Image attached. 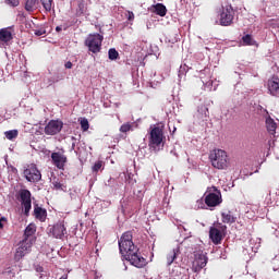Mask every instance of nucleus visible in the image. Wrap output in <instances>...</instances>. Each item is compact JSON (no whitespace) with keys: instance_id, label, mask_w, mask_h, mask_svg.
<instances>
[{"instance_id":"nucleus-1","label":"nucleus","mask_w":279,"mask_h":279,"mask_svg":"<svg viewBox=\"0 0 279 279\" xmlns=\"http://www.w3.org/2000/svg\"><path fill=\"white\" fill-rule=\"evenodd\" d=\"M119 250L124 260H128L131 265H133V267L142 269V267H145V265H147V259L143 257V255L141 254V252H138V248L136 247V245H134V242L132 241L131 231H126L120 238Z\"/></svg>"},{"instance_id":"nucleus-2","label":"nucleus","mask_w":279,"mask_h":279,"mask_svg":"<svg viewBox=\"0 0 279 279\" xmlns=\"http://www.w3.org/2000/svg\"><path fill=\"white\" fill-rule=\"evenodd\" d=\"M148 146L153 151H160L165 147V132L160 126L150 128Z\"/></svg>"},{"instance_id":"nucleus-3","label":"nucleus","mask_w":279,"mask_h":279,"mask_svg":"<svg viewBox=\"0 0 279 279\" xmlns=\"http://www.w3.org/2000/svg\"><path fill=\"white\" fill-rule=\"evenodd\" d=\"M209 160L211 163V167L214 169H228L230 166V158L228 157V153L223 149H214L209 154Z\"/></svg>"},{"instance_id":"nucleus-4","label":"nucleus","mask_w":279,"mask_h":279,"mask_svg":"<svg viewBox=\"0 0 279 279\" xmlns=\"http://www.w3.org/2000/svg\"><path fill=\"white\" fill-rule=\"evenodd\" d=\"M203 197L206 206L210 210H213L214 208H217V206L221 205V203L223 202V198L221 196V191L217 189V186L207 187Z\"/></svg>"},{"instance_id":"nucleus-5","label":"nucleus","mask_w":279,"mask_h":279,"mask_svg":"<svg viewBox=\"0 0 279 279\" xmlns=\"http://www.w3.org/2000/svg\"><path fill=\"white\" fill-rule=\"evenodd\" d=\"M34 245V238H24L20 243L14 254V260L19 263L21 258L27 256L29 252H32V247Z\"/></svg>"},{"instance_id":"nucleus-6","label":"nucleus","mask_w":279,"mask_h":279,"mask_svg":"<svg viewBox=\"0 0 279 279\" xmlns=\"http://www.w3.org/2000/svg\"><path fill=\"white\" fill-rule=\"evenodd\" d=\"M17 199L21 203L25 217H29V210H32V192L25 189L20 190L17 192Z\"/></svg>"},{"instance_id":"nucleus-7","label":"nucleus","mask_w":279,"mask_h":279,"mask_svg":"<svg viewBox=\"0 0 279 279\" xmlns=\"http://www.w3.org/2000/svg\"><path fill=\"white\" fill-rule=\"evenodd\" d=\"M101 43H104V36L97 33L89 35L85 40V45L92 53H99L101 51Z\"/></svg>"},{"instance_id":"nucleus-8","label":"nucleus","mask_w":279,"mask_h":279,"mask_svg":"<svg viewBox=\"0 0 279 279\" xmlns=\"http://www.w3.org/2000/svg\"><path fill=\"white\" fill-rule=\"evenodd\" d=\"M199 77L203 85L205 86V90H217L219 82L217 80L211 78L210 69L205 68L203 71H201Z\"/></svg>"},{"instance_id":"nucleus-9","label":"nucleus","mask_w":279,"mask_h":279,"mask_svg":"<svg viewBox=\"0 0 279 279\" xmlns=\"http://www.w3.org/2000/svg\"><path fill=\"white\" fill-rule=\"evenodd\" d=\"M24 178L27 180V182H40L43 179V174L40 173V170L36 167V165H29L24 170Z\"/></svg>"},{"instance_id":"nucleus-10","label":"nucleus","mask_w":279,"mask_h":279,"mask_svg":"<svg viewBox=\"0 0 279 279\" xmlns=\"http://www.w3.org/2000/svg\"><path fill=\"white\" fill-rule=\"evenodd\" d=\"M62 128H64V123L60 120H50L45 126V134L47 136H56V134H60L62 132Z\"/></svg>"},{"instance_id":"nucleus-11","label":"nucleus","mask_w":279,"mask_h":279,"mask_svg":"<svg viewBox=\"0 0 279 279\" xmlns=\"http://www.w3.org/2000/svg\"><path fill=\"white\" fill-rule=\"evenodd\" d=\"M232 21H234V10L232 7L222 8L220 13V25L223 27H228V25H232Z\"/></svg>"},{"instance_id":"nucleus-12","label":"nucleus","mask_w":279,"mask_h":279,"mask_svg":"<svg viewBox=\"0 0 279 279\" xmlns=\"http://www.w3.org/2000/svg\"><path fill=\"white\" fill-rule=\"evenodd\" d=\"M49 234L50 236H53V239H62L64 234H66V227H64V222L59 221L50 227Z\"/></svg>"},{"instance_id":"nucleus-13","label":"nucleus","mask_w":279,"mask_h":279,"mask_svg":"<svg viewBox=\"0 0 279 279\" xmlns=\"http://www.w3.org/2000/svg\"><path fill=\"white\" fill-rule=\"evenodd\" d=\"M182 254L180 251V245L172 248L167 255H166V265L167 267H171L173 263L178 260V257Z\"/></svg>"},{"instance_id":"nucleus-14","label":"nucleus","mask_w":279,"mask_h":279,"mask_svg":"<svg viewBox=\"0 0 279 279\" xmlns=\"http://www.w3.org/2000/svg\"><path fill=\"white\" fill-rule=\"evenodd\" d=\"M51 159L56 168L64 169V165H66V156L62 153H52Z\"/></svg>"},{"instance_id":"nucleus-15","label":"nucleus","mask_w":279,"mask_h":279,"mask_svg":"<svg viewBox=\"0 0 279 279\" xmlns=\"http://www.w3.org/2000/svg\"><path fill=\"white\" fill-rule=\"evenodd\" d=\"M268 93L272 95V97H279V78L277 76H272L268 81Z\"/></svg>"},{"instance_id":"nucleus-16","label":"nucleus","mask_w":279,"mask_h":279,"mask_svg":"<svg viewBox=\"0 0 279 279\" xmlns=\"http://www.w3.org/2000/svg\"><path fill=\"white\" fill-rule=\"evenodd\" d=\"M195 269L196 271L204 269V267H206V265H208V257L204 254H199L196 259H195Z\"/></svg>"},{"instance_id":"nucleus-17","label":"nucleus","mask_w":279,"mask_h":279,"mask_svg":"<svg viewBox=\"0 0 279 279\" xmlns=\"http://www.w3.org/2000/svg\"><path fill=\"white\" fill-rule=\"evenodd\" d=\"M209 239L215 245H219V243H221V231L217 228H211L209 230Z\"/></svg>"},{"instance_id":"nucleus-18","label":"nucleus","mask_w":279,"mask_h":279,"mask_svg":"<svg viewBox=\"0 0 279 279\" xmlns=\"http://www.w3.org/2000/svg\"><path fill=\"white\" fill-rule=\"evenodd\" d=\"M34 215L36 219H39V221H45L47 219V209L36 205L34 208Z\"/></svg>"},{"instance_id":"nucleus-19","label":"nucleus","mask_w":279,"mask_h":279,"mask_svg":"<svg viewBox=\"0 0 279 279\" xmlns=\"http://www.w3.org/2000/svg\"><path fill=\"white\" fill-rule=\"evenodd\" d=\"M12 40V32L8 28L0 29V43H10Z\"/></svg>"},{"instance_id":"nucleus-20","label":"nucleus","mask_w":279,"mask_h":279,"mask_svg":"<svg viewBox=\"0 0 279 279\" xmlns=\"http://www.w3.org/2000/svg\"><path fill=\"white\" fill-rule=\"evenodd\" d=\"M266 128L269 134H276V130L278 128V124H276V121L271 119V117L266 118Z\"/></svg>"},{"instance_id":"nucleus-21","label":"nucleus","mask_w":279,"mask_h":279,"mask_svg":"<svg viewBox=\"0 0 279 279\" xmlns=\"http://www.w3.org/2000/svg\"><path fill=\"white\" fill-rule=\"evenodd\" d=\"M34 234H36V225L31 223L24 230V239H34Z\"/></svg>"},{"instance_id":"nucleus-22","label":"nucleus","mask_w":279,"mask_h":279,"mask_svg":"<svg viewBox=\"0 0 279 279\" xmlns=\"http://www.w3.org/2000/svg\"><path fill=\"white\" fill-rule=\"evenodd\" d=\"M222 223H234L236 221V217L232 215V211H227L221 214Z\"/></svg>"},{"instance_id":"nucleus-23","label":"nucleus","mask_w":279,"mask_h":279,"mask_svg":"<svg viewBox=\"0 0 279 279\" xmlns=\"http://www.w3.org/2000/svg\"><path fill=\"white\" fill-rule=\"evenodd\" d=\"M38 9V0H26L25 10L26 12H34Z\"/></svg>"},{"instance_id":"nucleus-24","label":"nucleus","mask_w":279,"mask_h":279,"mask_svg":"<svg viewBox=\"0 0 279 279\" xmlns=\"http://www.w3.org/2000/svg\"><path fill=\"white\" fill-rule=\"evenodd\" d=\"M155 14H158V16H166L167 15V7L162 3H157L155 7Z\"/></svg>"},{"instance_id":"nucleus-25","label":"nucleus","mask_w":279,"mask_h":279,"mask_svg":"<svg viewBox=\"0 0 279 279\" xmlns=\"http://www.w3.org/2000/svg\"><path fill=\"white\" fill-rule=\"evenodd\" d=\"M259 247H260V242H258V240L251 239L248 241V248H247L248 252L251 250V252H254V254H256Z\"/></svg>"},{"instance_id":"nucleus-26","label":"nucleus","mask_w":279,"mask_h":279,"mask_svg":"<svg viewBox=\"0 0 279 279\" xmlns=\"http://www.w3.org/2000/svg\"><path fill=\"white\" fill-rule=\"evenodd\" d=\"M198 117L199 119H202V121H206V119H208V107L206 106H201L198 107Z\"/></svg>"},{"instance_id":"nucleus-27","label":"nucleus","mask_w":279,"mask_h":279,"mask_svg":"<svg viewBox=\"0 0 279 279\" xmlns=\"http://www.w3.org/2000/svg\"><path fill=\"white\" fill-rule=\"evenodd\" d=\"M189 65H186L185 63L184 64H181V66L179 68V80L181 82V80H184L186 77V73H189Z\"/></svg>"},{"instance_id":"nucleus-28","label":"nucleus","mask_w":279,"mask_h":279,"mask_svg":"<svg viewBox=\"0 0 279 279\" xmlns=\"http://www.w3.org/2000/svg\"><path fill=\"white\" fill-rule=\"evenodd\" d=\"M242 41L244 45H247L250 47H254L256 45V40H254V37L252 35L247 34L242 37Z\"/></svg>"},{"instance_id":"nucleus-29","label":"nucleus","mask_w":279,"mask_h":279,"mask_svg":"<svg viewBox=\"0 0 279 279\" xmlns=\"http://www.w3.org/2000/svg\"><path fill=\"white\" fill-rule=\"evenodd\" d=\"M108 58L109 60H112V61L119 60V51H117V49L114 48L109 49Z\"/></svg>"},{"instance_id":"nucleus-30","label":"nucleus","mask_w":279,"mask_h":279,"mask_svg":"<svg viewBox=\"0 0 279 279\" xmlns=\"http://www.w3.org/2000/svg\"><path fill=\"white\" fill-rule=\"evenodd\" d=\"M40 2L46 12H51L53 0H40Z\"/></svg>"},{"instance_id":"nucleus-31","label":"nucleus","mask_w":279,"mask_h":279,"mask_svg":"<svg viewBox=\"0 0 279 279\" xmlns=\"http://www.w3.org/2000/svg\"><path fill=\"white\" fill-rule=\"evenodd\" d=\"M4 135H5V138H8L9 141H13V138H16V136H19V131L17 130L7 131Z\"/></svg>"},{"instance_id":"nucleus-32","label":"nucleus","mask_w":279,"mask_h":279,"mask_svg":"<svg viewBox=\"0 0 279 279\" xmlns=\"http://www.w3.org/2000/svg\"><path fill=\"white\" fill-rule=\"evenodd\" d=\"M81 129L83 132H88L90 124L88 123V119L86 118H81Z\"/></svg>"},{"instance_id":"nucleus-33","label":"nucleus","mask_w":279,"mask_h":279,"mask_svg":"<svg viewBox=\"0 0 279 279\" xmlns=\"http://www.w3.org/2000/svg\"><path fill=\"white\" fill-rule=\"evenodd\" d=\"M52 186L56 189V191H64L65 186L62 184L58 179H53Z\"/></svg>"},{"instance_id":"nucleus-34","label":"nucleus","mask_w":279,"mask_h":279,"mask_svg":"<svg viewBox=\"0 0 279 279\" xmlns=\"http://www.w3.org/2000/svg\"><path fill=\"white\" fill-rule=\"evenodd\" d=\"M130 130H132V124L130 123H124L120 126V132H122L123 134L130 132Z\"/></svg>"},{"instance_id":"nucleus-35","label":"nucleus","mask_w":279,"mask_h":279,"mask_svg":"<svg viewBox=\"0 0 279 279\" xmlns=\"http://www.w3.org/2000/svg\"><path fill=\"white\" fill-rule=\"evenodd\" d=\"M195 208H198V209L199 208H202V209L206 208V202L204 201V198H199V199L196 201Z\"/></svg>"},{"instance_id":"nucleus-36","label":"nucleus","mask_w":279,"mask_h":279,"mask_svg":"<svg viewBox=\"0 0 279 279\" xmlns=\"http://www.w3.org/2000/svg\"><path fill=\"white\" fill-rule=\"evenodd\" d=\"M102 167H104V163L101 161H96L92 169L94 173H97V171H100Z\"/></svg>"},{"instance_id":"nucleus-37","label":"nucleus","mask_w":279,"mask_h":279,"mask_svg":"<svg viewBox=\"0 0 279 279\" xmlns=\"http://www.w3.org/2000/svg\"><path fill=\"white\" fill-rule=\"evenodd\" d=\"M35 36H45L47 34V31L45 28H37L34 31Z\"/></svg>"},{"instance_id":"nucleus-38","label":"nucleus","mask_w":279,"mask_h":279,"mask_svg":"<svg viewBox=\"0 0 279 279\" xmlns=\"http://www.w3.org/2000/svg\"><path fill=\"white\" fill-rule=\"evenodd\" d=\"M7 3L9 5H12L13 8H16L19 5V0H7Z\"/></svg>"},{"instance_id":"nucleus-39","label":"nucleus","mask_w":279,"mask_h":279,"mask_svg":"<svg viewBox=\"0 0 279 279\" xmlns=\"http://www.w3.org/2000/svg\"><path fill=\"white\" fill-rule=\"evenodd\" d=\"M125 16H126L128 21H134V12L128 11L125 13Z\"/></svg>"},{"instance_id":"nucleus-40","label":"nucleus","mask_w":279,"mask_h":279,"mask_svg":"<svg viewBox=\"0 0 279 279\" xmlns=\"http://www.w3.org/2000/svg\"><path fill=\"white\" fill-rule=\"evenodd\" d=\"M78 12H80L81 14H84V3H80V4H78Z\"/></svg>"},{"instance_id":"nucleus-41","label":"nucleus","mask_w":279,"mask_h":279,"mask_svg":"<svg viewBox=\"0 0 279 279\" xmlns=\"http://www.w3.org/2000/svg\"><path fill=\"white\" fill-rule=\"evenodd\" d=\"M65 69H73V63L71 61L65 62Z\"/></svg>"},{"instance_id":"nucleus-42","label":"nucleus","mask_w":279,"mask_h":279,"mask_svg":"<svg viewBox=\"0 0 279 279\" xmlns=\"http://www.w3.org/2000/svg\"><path fill=\"white\" fill-rule=\"evenodd\" d=\"M170 154H172V156H175V158H178V153L175 150H171Z\"/></svg>"},{"instance_id":"nucleus-43","label":"nucleus","mask_w":279,"mask_h":279,"mask_svg":"<svg viewBox=\"0 0 279 279\" xmlns=\"http://www.w3.org/2000/svg\"><path fill=\"white\" fill-rule=\"evenodd\" d=\"M60 279H69V275L64 274L63 276L60 277Z\"/></svg>"},{"instance_id":"nucleus-44","label":"nucleus","mask_w":279,"mask_h":279,"mask_svg":"<svg viewBox=\"0 0 279 279\" xmlns=\"http://www.w3.org/2000/svg\"><path fill=\"white\" fill-rule=\"evenodd\" d=\"M179 230H184V232H186V228H184V226H179Z\"/></svg>"},{"instance_id":"nucleus-45","label":"nucleus","mask_w":279,"mask_h":279,"mask_svg":"<svg viewBox=\"0 0 279 279\" xmlns=\"http://www.w3.org/2000/svg\"><path fill=\"white\" fill-rule=\"evenodd\" d=\"M62 29V26H57L56 32H60Z\"/></svg>"},{"instance_id":"nucleus-46","label":"nucleus","mask_w":279,"mask_h":279,"mask_svg":"<svg viewBox=\"0 0 279 279\" xmlns=\"http://www.w3.org/2000/svg\"><path fill=\"white\" fill-rule=\"evenodd\" d=\"M105 206H110V202H104Z\"/></svg>"},{"instance_id":"nucleus-47","label":"nucleus","mask_w":279,"mask_h":279,"mask_svg":"<svg viewBox=\"0 0 279 279\" xmlns=\"http://www.w3.org/2000/svg\"><path fill=\"white\" fill-rule=\"evenodd\" d=\"M37 271H43V267L37 268Z\"/></svg>"},{"instance_id":"nucleus-48","label":"nucleus","mask_w":279,"mask_h":279,"mask_svg":"<svg viewBox=\"0 0 279 279\" xmlns=\"http://www.w3.org/2000/svg\"><path fill=\"white\" fill-rule=\"evenodd\" d=\"M54 82H58V80H56V81H51L49 84H53Z\"/></svg>"},{"instance_id":"nucleus-49","label":"nucleus","mask_w":279,"mask_h":279,"mask_svg":"<svg viewBox=\"0 0 279 279\" xmlns=\"http://www.w3.org/2000/svg\"><path fill=\"white\" fill-rule=\"evenodd\" d=\"M104 106H105V108H108V105L105 104Z\"/></svg>"}]
</instances>
